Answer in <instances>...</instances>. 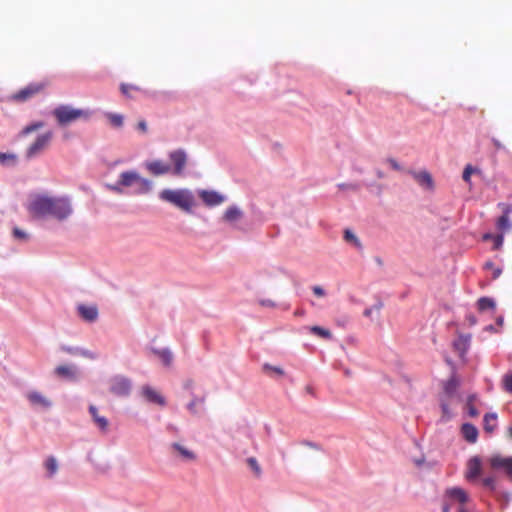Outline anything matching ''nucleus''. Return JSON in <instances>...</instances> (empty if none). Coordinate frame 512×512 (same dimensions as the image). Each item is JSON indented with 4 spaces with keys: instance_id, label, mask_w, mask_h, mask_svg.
I'll use <instances>...</instances> for the list:
<instances>
[{
    "instance_id": "obj_6",
    "label": "nucleus",
    "mask_w": 512,
    "mask_h": 512,
    "mask_svg": "<svg viewBox=\"0 0 512 512\" xmlns=\"http://www.w3.org/2000/svg\"><path fill=\"white\" fill-rule=\"evenodd\" d=\"M53 132L47 131L37 136V138L27 147L25 151V157L27 159H33L41 155L47 150L52 142Z\"/></svg>"
},
{
    "instance_id": "obj_50",
    "label": "nucleus",
    "mask_w": 512,
    "mask_h": 512,
    "mask_svg": "<svg viewBox=\"0 0 512 512\" xmlns=\"http://www.w3.org/2000/svg\"><path fill=\"white\" fill-rule=\"evenodd\" d=\"M492 142H493V144H494V146H495V148H496L497 150H500V149H503V148H504L503 144H502L499 140H497V139L493 138V139H492Z\"/></svg>"
},
{
    "instance_id": "obj_52",
    "label": "nucleus",
    "mask_w": 512,
    "mask_h": 512,
    "mask_svg": "<svg viewBox=\"0 0 512 512\" xmlns=\"http://www.w3.org/2000/svg\"><path fill=\"white\" fill-rule=\"evenodd\" d=\"M372 310H373L372 308H367V309H365V310H364V316H366V317H370V316H371V314H372Z\"/></svg>"
},
{
    "instance_id": "obj_3",
    "label": "nucleus",
    "mask_w": 512,
    "mask_h": 512,
    "mask_svg": "<svg viewBox=\"0 0 512 512\" xmlns=\"http://www.w3.org/2000/svg\"><path fill=\"white\" fill-rule=\"evenodd\" d=\"M159 197L161 200L169 202L186 212H190L194 205V197L192 193L186 189H164L160 192Z\"/></svg>"
},
{
    "instance_id": "obj_46",
    "label": "nucleus",
    "mask_w": 512,
    "mask_h": 512,
    "mask_svg": "<svg viewBox=\"0 0 512 512\" xmlns=\"http://www.w3.org/2000/svg\"><path fill=\"white\" fill-rule=\"evenodd\" d=\"M387 163L391 166L392 169H394L396 171L402 170V167L400 166V164L393 158L387 159Z\"/></svg>"
},
{
    "instance_id": "obj_58",
    "label": "nucleus",
    "mask_w": 512,
    "mask_h": 512,
    "mask_svg": "<svg viewBox=\"0 0 512 512\" xmlns=\"http://www.w3.org/2000/svg\"><path fill=\"white\" fill-rule=\"evenodd\" d=\"M339 187H340V188H346V185L341 184V185H339Z\"/></svg>"
},
{
    "instance_id": "obj_48",
    "label": "nucleus",
    "mask_w": 512,
    "mask_h": 512,
    "mask_svg": "<svg viewBox=\"0 0 512 512\" xmlns=\"http://www.w3.org/2000/svg\"><path fill=\"white\" fill-rule=\"evenodd\" d=\"M137 129L142 132V133H146L147 130H148V127H147V123L145 120H140L137 124Z\"/></svg>"
},
{
    "instance_id": "obj_8",
    "label": "nucleus",
    "mask_w": 512,
    "mask_h": 512,
    "mask_svg": "<svg viewBox=\"0 0 512 512\" xmlns=\"http://www.w3.org/2000/svg\"><path fill=\"white\" fill-rule=\"evenodd\" d=\"M45 88V85L42 83H31L27 85L26 87L19 90L17 93H14L11 96V99L15 102H25L35 95L39 94L41 91H43Z\"/></svg>"
},
{
    "instance_id": "obj_53",
    "label": "nucleus",
    "mask_w": 512,
    "mask_h": 512,
    "mask_svg": "<svg viewBox=\"0 0 512 512\" xmlns=\"http://www.w3.org/2000/svg\"><path fill=\"white\" fill-rule=\"evenodd\" d=\"M508 437L512 440V426H510L507 430Z\"/></svg>"
},
{
    "instance_id": "obj_39",
    "label": "nucleus",
    "mask_w": 512,
    "mask_h": 512,
    "mask_svg": "<svg viewBox=\"0 0 512 512\" xmlns=\"http://www.w3.org/2000/svg\"><path fill=\"white\" fill-rule=\"evenodd\" d=\"M503 388L506 392L512 394V372L507 373L502 379Z\"/></svg>"
},
{
    "instance_id": "obj_14",
    "label": "nucleus",
    "mask_w": 512,
    "mask_h": 512,
    "mask_svg": "<svg viewBox=\"0 0 512 512\" xmlns=\"http://www.w3.org/2000/svg\"><path fill=\"white\" fill-rule=\"evenodd\" d=\"M170 448L173 455L180 458L181 460L194 461L196 459V454L193 451L179 443H172Z\"/></svg>"
},
{
    "instance_id": "obj_16",
    "label": "nucleus",
    "mask_w": 512,
    "mask_h": 512,
    "mask_svg": "<svg viewBox=\"0 0 512 512\" xmlns=\"http://www.w3.org/2000/svg\"><path fill=\"white\" fill-rule=\"evenodd\" d=\"M146 168L151 174L155 176L171 172V166L160 160L146 163Z\"/></svg>"
},
{
    "instance_id": "obj_24",
    "label": "nucleus",
    "mask_w": 512,
    "mask_h": 512,
    "mask_svg": "<svg viewBox=\"0 0 512 512\" xmlns=\"http://www.w3.org/2000/svg\"><path fill=\"white\" fill-rule=\"evenodd\" d=\"M120 90L128 98H135V93L147 94L141 87L125 83L120 85Z\"/></svg>"
},
{
    "instance_id": "obj_25",
    "label": "nucleus",
    "mask_w": 512,
    "mask_h": 512,
    "mask_svg": "<svg viewBox=\"0 0 512 512\" xmlns=\"http://www.w3.org/2000/svg\"><path fill=\"white\" fill-rule=\"evenodd\" d=\"M55 374L62 378H67V379L75 378V371H74L73 367L68 366V365H60V366L56 367Z\"/></svg>"
},
{
    "instance_id": "obj_28",
    "label": "nucleus",
    "mask_w": 512,
    "mask_h": 512,
    "mask_svg": "<svg viewBox=\"0 0 512 512\" xmlns=\"http://www.w3.org/2000/svg\"><path fill=\"white\" fill-rule=\"evenodd\" d=\"M153 353L157 355L165 366H170L173 360V355L168 349H153Z\"/></svg>"
},
{
    "instance_id": "obj_31",
    "label": "nucleus",
    "mask_w": 512,
    "mask_h": 512,
    "mask_svg": "<svg viewBox=\"0 0 512 512\" xmlns=\"http://www.w3.org/2000/svg\"><path fill=\"white\" fill-rule=\"evenodd\" d=\"M17 163V155L14 153L0 152V164L3 166H15Z\"/></svg>"
},
{
    "instance_id": "obj_27",
    "label": "nucleus",
    "mask_w": 512,
    "mask_h": 512,
    "mask_svg": "<svg viewBox=\"0 0 512 512\" xmlns=\"http://www.w3.org/2000/svg\"><path fill=\"white\" fill-rule=\"evenodd\" d=\"M262 369L270 377H282L285 374L281 367L273 366L269 363L263 364Z\"/></svg>"
},
{
    "instance_id": "obj_57",
    "label": "nucleus",
    "mask_w": 512,
    "mask_h": 512,
    "mask_svg": "<svg viewBox=\"0 0 512 512\" xmlns=\"http://www.w3.org/2000/svg\"><path fill=\"white\" fill-rule=\"evenodd\" d=\"M502 322H503V319H502V318H499V319H498V323H499V324H502Z\"/></svg>"
},
{
    "instance_id": "obj_43",
    "label": "nucleus",
    "mask_w": 512,
    "mask_h": 512,
    "mask_svg": "<svg viewBox=\"0 0 512 512\" xmlns=\"http://www.w3.org/2000/svg\"><path fill=\"white\" fill-rule=\"evenodd\" d=\"M482 484L490 490H495V479L494 477H486L482 480Z\"/></svg>"
},
{
    "instance_id": "obj_56",
    "label": "nucleus",
    "mask_w": 512,
    "mask_h": 512,
    "mask_svg": "<svg viewBox=\"0 0 512 512\" xmlns=\"http://www.w3.org/2000/svg\"><path fill=\"white\" fill-rule=\"evenodd\" d=\"M381 306H382L381 304L377 305V306H376V309H377V310H380V309H381Z\"/></svg>"
},
{
    "instance_id": "obj_15",
    "label": "nucleus",
    "mask_w": 512,
    "mask_h": 512,
    "mask_svg": "<svg viewBox=\"0 0 512 512\" xmlns=\"http://www.w3.org/2000/svg\"><path fill=\"white\" fill-rule=\"evenodd\" d=\"M199 196L207 206H217L224 201V197L215 191L202 190Z\"/></svg>"
},
{
    "instance_id": "obj_54",
    "label": "nucleus",
    "mask_w": 512,
    "mask_h": 512,
    "mask_svg": "<svg viewBox=\"0 0 512 512\" xmlns=\"http://www.w3.org/2000/svg\"><path fill=\"white\" fill-rule=\"evenodd\" d=\"M64 351L68 352V353H73L74 352V349L73 348H63Z\"/></svg>"
},
{
    "instance_id": "obj_22",
    "label": "nucleus",
    "mask_w": 512,
    "mask_h": 512,
    "mask_svg": "<svg viewBox=\"0 0 512 512\" xmlns=\"http://www.w3.org/2000/svg\"><path fill=\"white\" fill-rule=\"evenodd\" d=\"M89 412L93 418L94 423L99 427L102 432H106L109 427L107 418L100 416L98 410L94 405H90Z\"/></svg>"
},
{
    "instance_id": "obj_17",
    "label": "nucleus",
    "mask_w": 512,
    "mask_h": 512,
    "mask_svg": "<svg viewBox=\"0 0 512 512\" xmlns=\"http://www.w3.org/2000/svg\"><path fill=\"white\" fill-rule=\"evenodd\" d=\"M142 395L151 403H155L160 406H164L166 404L165 398L150 386H144L142 388Z\"/></svg>"
},
{
    "instance_id": "obj_38",
    "label": "nucleus",
    "mask_w": 512,
    "mask_h": 512,
    "mask_svg": "<svg viewBox=\"0 0 512 512\" xmlns=\"http://www.w3.org/2000/svg\"><path fill=\"white\" fill-rule=\"evenodd\" d=\"M45 467L49 471L50 476L56 473L58 469L57 461L53 456L47 458Z\"/></svg>"
},
{
    "instance_id": "obj_42",
    "label": "nucleus",
    "mask_w": 512,
    "mask_h": 512,
    "mask_svg": "<svg viewBox=\"0 0 512 512\" xmlns=\"http://www.w3.org/2000/svg\"><path fill=\"white\" fill-rule=\"evenodd\" d=\"M204 398H194L189 404L188 409L192 413H196V406L197 404H203Z\"/></svg>"
},
{
    "instance_id": "obj_30",
    "label": "nucleus",
    "mask_w": 512,
    "mask_h": 512,
    "mask_svg": "<svg viewBox=\"0 0 512 512\" xmlns=\"http://www.w3.org/2000/svg\"><path fill=\"white\" fill-rule=\"evenodd\" d=\"M477 400V394H471L466 400V409L470 417H477L479 411L476 409L474 402Z\"/></svg>"
},
{
    "instance_id": "obj_34",
    "label": "nucleus",
    "mask_w": 512,
    "mask_h": 512,
    "mask_svg": "<svg viewBox=\"0 0 512 512\" xmlns=\"http://www.w3.org/2000/svg\"><path fill=\"white\" fill-rule=\"evenodd\" d=\"M107 119L109 120V123L116 128H120L123 125L124 117L120 114L116 113H108L106 115Z\"/></svg>"
},
{
    "instance_id": "obj_1",
    "label": "nucleus",
    "mask_w": 512,
    "mask_h": 512,
    "mask_svg": "<svg viewBox=\"0 0 512 512\" xmlns=\"http://www.w3.org/2000/svg\"><path fill=\"white\" fill-rule=\"evenodd\" d=\"M26 208L31 217L35 219L52 217L63 221L73 212L71 201L68 197H54L47 194L31 195Z\"/></svg>"
},
{
    "instance_id": "obj_49",
    "label": "nucleus",
    "mask_w": 512,
    "mask_h": 512,
    "mask_svg": "<svg viewBox=\"0 0 512 512\" xmlns=\"http://www.w3.org/2000/svg\"><path fill=\"white\" fill-rule=\"evenodd\" d=\"M312 290L313 293L318 297H323L325 295L323 288L320 286H314Z\"/></svg>"
},
{
    "instance_id": "obj_18",
    "label": "nucleus",
    "mask_w": 512,
    "mask_h": 512,
    "mask_svg": "<svg viewBox=\"0 0 512 512\" xmlns=\"http://www.w3.org/2000/svg\"><path fill=\"white\" fill-rule=\"evenodd\" d=\"M78 312L80 316L88 322H93L98 317V310L96 306L79 305Z\"/></svg>"
},
{
    "instance_id": "obj_11",
    "label": "nucleus",
    "mask_w": 512,
    "mask_h": 512,
    "mask_svg": "<svg viewBox=\"0 0 512 512\" xmlns=\"http://www.w3.org/2000/svg\"><path fill=\"white\" fill-rule=\"evenodd\" d=\"M131 390L130 380L123 376H116L111 380L110 391L117 396H126Z\"/></svg>"
},
{
    "instance_id": "obj_36",
    "label": "nucleus",
    "mask_w": 512,
    "mask_h": 512,
    "mask_svg": "<svg viewBox=\"0 0 512 512\" xmlns=\"http://www.w3.org/2000/svg\"><path fill=\"white\" fill-rule=\"evenodd\" d=\"M248 466L253 470L256 477H260L262 474V469L254 457H250L247 459Z\"/></svg>"
},
{
    "instance_id": "obj_10",
    "label": "nucleus",
    "mask_w": 512,
    "mask_h": 512,
    "mask_svg": "<svg viewBox=\"0 0 512 512\" xmlns=\"http://www.w3.org/2000/svg\"><path fill=\"white\" fill-rule=\"evenodd\" d=\"M489 464L494 470H502L512 479V457L494 455L489 459Z\"/></svg>"
},
{
    "instance_id": "obj_41",
    "label": "nucleus",
    "mask_w": 512,
    "mask_h": 512,
    "mask_svg": "<svg viewBox=\"0 0 512 512\" xmlns=\"http://www.w3.org/2000/svg\"><path fill=\"white\" fill-rule=\"evenodd\" d=\"M476 170L471 166V165H467L463 171V175H462V178L465 182L469 183L470 182V178H471V175L475 172Z\"/></svg>"
},
{
    "instance_id": "obj_9",
    "label": "nucleus",
    "mask_w": 512,
    "mask_h": 512,
    "mask_svg": "<svg viewBox=\"0 0 512 512\" xmlns=\"http://www.w3.org/2000/svg\"><path fill=\"white\" fill-rule=\"evenodd\" d=\"M497 207L501 210L502 215L496 221V228L499 232L505 233L512 228L510 222V214L512 213V204L500 202Z\"/></svg>"
},
{
    "instance_id": "obj_37",
    "label": "nucleus",
    "mask_w": 512,
    "mask_h": 512,
    "mask_svg": "<svg viewBox=\"0 0 512 512\" xmlns=\"http://www.w3.org/2000/svg\"><path fill=\"white\" fill-rule=\"evenodd\" d=\"M344 239L349 242V243H352L354 246L356 247H361V243L359 241V239L356 237V235L349 229H346L344 231Z\"/></svg>"
},
{
    "instance_id": "obj_23",
    "label": "nucleus",
    "mask_w": 512,
    "mask_h": 512,
    "mask_svg": "<svg viewBox=\"0 0 512 512\" xmlns=\"http://www.w3.org/2000/svg\"><path fill=\"white\" fill-rule=\"evenodd\" d=\"M498 416L496 413H486L483 418V428L486 433L492 434L497 428Z\"/></svg>"
},
{
    "instance_id": "obj_51",
    "label": "nucleus",
    "mask_w": 512,
    "mask_h": 512,
    "mask_svg": "<svg viewBox=\"0 0 512 512\" xmlns=\"http://www.w3.org/2000/svg\"><path fill=\"white\" fill-rule=\"evenodd\" d=\"M495 235L487 233L483 236V240H493Z\"/></svg>"
},
{
    "instance_id": "obj_47",
    "label": "nucleus",
    "mask_w": 512,
    "mask_h": 512,
    "mask_svg": "<svg viewBox=\"0 0 512 512\" xmlns=\"http://www.w3.org/2000/svg\"><path fill=\"white\" fill-rule=\"evenodd\" d=\"M259 304L263 307H270V308H273L276 306L275 302L270 299H262L259 301Z\"/></svg>"
},
{
    "instance_id": "obj_35",
    "label": "nucleus",
    "mask_w": 512,
    "mask_h": 512,
    "mask_svg": "<svg viewBox=\"0 0 512 512\" xmlns=\"http://www.w3.org/2000/svg\"><path fill=\"white\" fill-rule=\"evenodd\" d=\"M449 400L448 398L446 397H443L441 398L440 400V407H441V410H442V418L444 420H449L452 416V413L450 411V408H449Z\"/></svg>"
},
{
    "instance_id": "obj_5",
    "label": "nucleus",
    "mask_w": 512,
    "mask_h": 512,
    "mask_svg": "<svg viewBox=\"0 0 512 512\" xmlns=\"http://www.w3.org/2000/svg\"><path fill=\"white\" fill-rule=\"evenodd\" d=\"M468 501V495L462 488L453 487L445 491L443 512H467L463 505Z\"/></svg>"
},
{
    "instance_id": "obj_55",
    "label": "nucleus",
    "mask_w": 512,
    "mask_h": 512,
    "mask_svg": "<svg viewBox=\"0 0 512 512\" xmlns=\"http://www.w3.org/2000/svg\"><path fill=\"white\" fill-rule=\"evenodd\" d=\"M377 176H378V178H383L384 174L381 171H378L377 172Z\"/></svg>"
},
{
    "instance_id": "obj_4",
    "label": "nucleus",
    "mask_w": 512,
    "mask_h": 512,
    "mask_svg": "<svg viewBox=\"0 0 512 512\" xmlns=\"http://www.w3.org/2000/svg\"><path fill=\"white\" fill-rule=\"evenodd\" d=\"M59 126H67L80 119H88L90 112L85 109L74 108L70 105H60L52 111Z\"/></svg>"
},
{
    "instance_id": "obj_26",
    "label": "nucleus",
    "mask_w": 512,
    "mask_h": 512,
    "mask_svg": "<svg viewBox=\"0 0 512 512\" xmlns=\"http://www.w3.org/2000/svg\"><path fill=\"white\" fill-rule=\"evenodd\" d=\"M242 212L236 206L229 207L224 213V220L227 222H234L241 218Z\"/></svg>"
},
{
    "instance_id": "obj_19",
    "label": "nucleus",
    "mask_w": 512,
    "mask_h": 512,
    "mask_svg": "<svg viewBox=\"0 0 512 512\" xmlns=\"http://www.w3.org/2000/svg\"><path fill=\"white\" fill-rule=\"evenodd\" d=\"M460 385L459 379L456 375H452L444 384V397L451 399Z\"/></svg>"
},
{
    "instance_id": "obj_13",
    "label": "nucleus",
    "mask_w": 512,
    "mask_h": 512,
    "mask_svg": "<svg viewBox=\"0 0 512 512\" xmlns=\"http://www.w3.org/2000/svg\"><path fill=\"white\" fill-rule=\"evenodd\" d=\"M482 463L478 456L472 457L467 463L466 478L471 481L478 478L481 474Z\"/></svg>"
},
{
    "instance_id": "obj_12",
    "label": "nucleus",
    "mask_w": 512,
    "mask_h": 512,
    "mask_svg": "<svg viewBox=\"0 0 512 512\" xmlns=\"http://www.w3.org/2000/svg\"><path fill=\"white\" fill-rule=\"evenodd\" d=\"M408 172H409V174L412 175V177L415 179V181L421 187L426 188L428 190L434 189V181L429 172H427V171L416 172V171H412V170H410Z\"/></svg>"
},
{
    "instance_id": "obj_21",
    "label": "nucleus",
    "mask_w": 512,
    "mask_h": 512,
    "mask_svg": "<svg viewBox=\"0 0 512 512\" xmlns=\"http://www.w3.org/2000/svg\"><path fill=\"white\" fill-rule=\"evenodd\" d=\"M27 399L34 406L48 408L51 405L50 401L45 396H43L41 393H39L37 391L29 392L27 394Z\"/></svg>"
},
{
    "instance_id": "obj_29",
    "label": "nucleus",
    "mask_w": 512,
    "mask_h": 512,
    "mask_svg": "<svg viewBox=\"0 0 512 512\" xmlns=\"http://www.w3.org/2000/svg\"><path fill=\"white\" fill-rule=\"evenodd\" d=\"M44 127V122L42 121H36L32 122L29 125L25 126L19 133L20 137H25L41 128Z\"/></svg>"
},
{
    "instance_id": "obj_32",
    "label": "nucleus",
    "mask_w": 512,
    "mask_h": 512,
    "mask_svg": "<svg viewBox=\"0 0 512 512\" xmlns=\"http://www.w3.org/2000/svg\"><path fill=\"white\" fill-rule=\"evenodd\" d=\"M477 306L479 311H486L488 309H494L495 308V302L493 299L489 297H482L478 300Z\"/></svg>"
},
{
    "instance_id": "obj_45",
    "label": "nucleus",
    "mask_w": 512,
    "mask_h": 512,
    "mask_svg": "<svg viewBox=\"0 0 512 512\" xmlns=\"http://www.w3.org/2000/svg\"><path fill=\"white\" fill-rule=\"evenodd\" d=\"M13 235L21 240H26L28 238L27 234L19 228H14Z\"/></svg>"
},
{
    "instance_id": "obj_40",
    "label": "nucleus",
    "mask_w": 512,
    "mask_h": 512,
    "mask_svg": "<svg viewBox=\"0 0 512 512\" xmlns=\"http://www.w3.org/2000/svg\"><path fill=\"white\" fill-rule=\"evenodd\" d=\"M485 268L492 272V278L493 279H497L501 275V273H502V269L499 268V267H496L494 265V263H492V262H487L485 264Z\"/></svg>"
},
{
    "instance_id": "obj_7",
    "label": "nucleus",
    "mask_w": 512,
    "mask_h": 512,
    "mask_svg": "<svg viewBox=\"0 0 512 512\" xmlns=\"http://www.w3.org/2000/svg\"><path fill=\"white\" fill-rule=\"evenodd\" d=\"M169 160L172 164L171 173L181 176L187 164V154L183 149H177L169 153Z\"/></svg>"
},
{
    "instance_id": "obj_44",
    "label": "nucleus",
    "mask_w": 512,
    "mask_h": 512,
    "mask_svg": "<svg viewBox=\"0 0 512 512\" xmlns=\"http://www.w3.org/2000/svg\"><path fill=\"white\" fill-rule=\"evenodd\" d=\"M503 234L504 233H501L500 234H497L495 235L494 239H493V243H494V249H500V247L502 246L503 244V241H504V237H503Z\"/></svg>"
},
{
    "instance_id": "obj_2",
    "label": "nucleus",
    "mask_w": 512,
    "mask_h": 512,
    "mask_svg": "<svg viewBox=\"0 0 512 512\" xmlns=\"http://www.w3.org/2000/svg\"><path fill=\"white\" fill-rule=\"evenodd\" d=\"M152 187L150 180L143 178L136 171H124L119 175V179L115 185H110L109 188L121 194L124 188H131L132 193L137 195L147 194Z\"/></svg>"
},
{
    "instance_id": "obj_20",
    "label": "nucleus",
    "mask_w": 512,
    "mask_h": 512,
    "mask_svg": "<svg viewBox=\"0 0 512 512\" xmlns=\"http://www.w3.org/2000/svg\"><path fill=\"white\" fill-rule=\"evenodd\" d=\"M461 433L464 439L469 443H475L478 438V429L470 423H465L461 427Z\"/></svg>"
},
{
    "instance_id": "obj_33",
    "label": "nucleus",
    "mask_w": 512,
    "mask_h": 512,
    "mask_svg": "<svg viewBox=\"0 0 512 512\" xmlns=\"http://www.w3.org/2000/svg\"><path fill=\"white\" fill-rule=\"evenodd\" d=\"M310 331L312 334H314L318 337L324 338V339L332 338V333L330 332V330L325 329L320 326H312V327H310Z\"/></svg>"
}]
</instances>
